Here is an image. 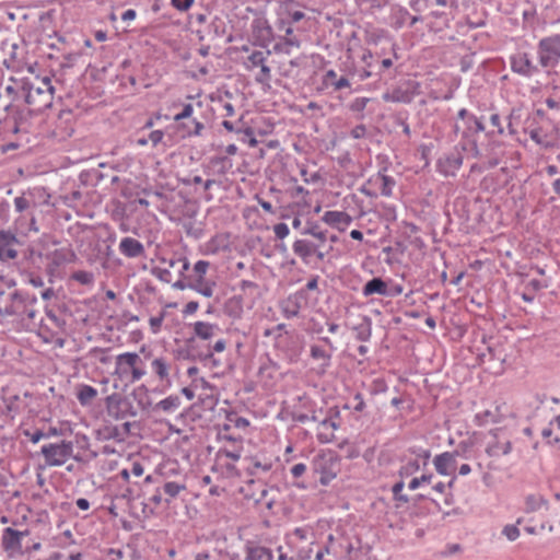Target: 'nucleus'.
Instances as JSON below:
<instances>
[{"mask_svg":"<svg viewBox=\"0 0 560 560\" xmlns=\"http://www.w3.org/2000/svg\"><path fill=\"white\" fill-rule=\"evenodd\" d=\"M147 375V366L137 352H122L115 358L114 387L126 390Z\"/></svg>","mask_w":560,"mask_h":560,"instance_id":"1","label":"nucleus"},{"mask_svg":"<svg viewBox=\"0 0 560 560\" xmlns=\"http://www.w3.org/2000/svg\"><path fill=\"white\" fill-rule=\"evenodd\" d=\"M54 93L50 78L45 77L30 84L25 101L32 107V112L40 113L52 105Z\"/></svg>","mask_w":560,"mask_h":560,"instance_id":"2","label":"nucleus"},{"mask_svg":"<svg viewBox=\"0 0 560 560\" xmlns=\"http://www.w3.org/2000/svg\"><path fill=\"white\" fill-rule=\"evenodd\" d=\"M516 418L513 407L508 402H495L489 408L479 411L474 417V423L478 427L503 423Z\"/></svg>","mask_w":560,"mask_h":560,"instance_id":"3","label":"nucleus"},{"mask_svg":"<svg viewBox=\"0 0 560 560\" xmlns=\"http://www.w3.org/2000/svg\"><path fill=\"white\" fill-rule=\"evenodd\" d=\"M40 453L47 466H62L72 457L73 444L70 441L45 444L42 446Z\"/></svg>","mask_w":560,"mask_h":560,"instance_id":"4","label":"nucleus"},{"mask_svg":"<svg viewBox=\"0 0 560 560\" xmlns=\"http://www.w3.org/2000/svg\"><path fill=\"white\" fill-rule=\"evenodd\" d=\"M485 451L490 457L509 455L512 452L511 434L504 429L490 431Z\"/></svg>","mask_w":560,"mask_h":560,"instance_id":"5","label":"nucleus"},{"mask_svg":"<svg viewBox=\"0 0 560 560\" xmlns=\"http://www.w3.org/2000/svg\"><path fill=\"white\" fill-rule=\"evenodd\" d=\"M538 57L542 67H556L560 61V35L542 38L538 44Z\"/></svg>","mask_w":560,"mask_h":560,"instance_id":"6","label":"nucleus"},{"mask_svg":"<svg viewBox=\"0 0 560 560\" xmlns=\"http://www.w3.org/2000/svg\"><path fill=\"white\" fill-rule=\"evenodd\" d=\"M240 459V457L217 452L214 463L212 465V472L215 474L219 479H235L240 476V470L237 468Z\"/></svg>","mask_w":560,"mask_h":560,"instance_id":"7","label":"nucleus"},{"mask_svg":"<svg viewBox=\"0 0 560 560\" xmlns=\"http://www.w3.org/2000/svg\"><path fill=\"white\" fill-rule=\"evenodd\" d=\"M456 453L453 452H444L439 455H436L433 458V466L436 470V472L441 476H451L452 479L448 482V488H452L456 476H455V469L457 465L456 460Z\"/></svg>","mask_w":560,"mask_h":560,"instance_id":"8","label":"nucleus"},{"mask_svg":"<svg viewBox=\"0 0 560 560\" xmlns=\"http://www.w3.org/2000/svg\"><path fill=\"white\" fill-rule=\"evenodd\" d=\"M27 535V530L20 532L11 527H7L2 532V547L10 556L22 553V538Z\"/></svg>","mask_w":560,"mask_h":560,"instance_id":"9","label":"nucleus"},{"mask_svg":"<svg viewBox=\"0 0 560 560\" xmlns=\"http://www.w3.org/2000/svg\"><path fill=\"white\" fill-rule=\"evenodd\" d=\"M293 253L299 256L304 264L310 262V258L314 255L317 256L319 260H323L325 254L317 250L316 245L307 240H296L292 245Z\"/></svg>","mask_w":560,"mask_h":560,"instance_id":"10","label":"nucleus"},{"mask_svg":"<svg viewBox=\"0 0 560 560\" xmlns=\"http://www.w3.org/2000/svg\"><path fill=\"white\" fill-rule=\"evenodd\" d=\"M322 221L328 226L343 232L351 224L352 217L345 211L331 210L323 214Z\"/></svg>","mask_w":560,"mask_h":560,"instance_id":"11","label":"nucleus"},{"mask_svg":"<svg viewBox=\"0 0 560 560\" xmlns=\"http://www.w3.org/2000/svg\"><path fill=\"white\" fill-rule=\"evenodd\" d=\"M19 241L11 232L0 231V260L14 259L18 256Z\"/></svg>","mask_w":560,"mask_h":560,"instance_id":"12","label":"nucleus"},{"mask_svg":"<svg viewBox=\"0 0 560 560\" xmlns=\"http://www.w3.org/2000/svg\"><path fill=\"white\" fill-rule=\"evenodd\" d=\"M512 70L522 75L529 77L537 71L536 66L532 62L529 55L526 52H517L511 58Z\"/></svg>","mask_w":560,"mask_h":560,"instance_id":"13","label":"nucleus"},{"mask_svg":"<svg viewBox=\"0 0 560 560\" xmlns=\"http://www.w3.org/2000/svg\"><path fill=\"white\" fill-rule=\"evenodd\" d=\"M253 36L262 46L272 39V28L265 18H257L252 24Z\"/></svg>","mask_w":560,"mask_h":560,"instance_id":"14","label":"nucleus"},{"mask_svg":"<svg viewBox=\"0 0 560 560\" xmlns=\"http://www.w3.org/2000/svg\"><path fill=\"white\" fill-rule=\"evenodd\" d=\"M21 306L22 301L16 295L15 291H9L8 294L0 292V314L14 315L19 313Z\"/></svg>","mask_w":560,"mask_h":560,"instance_id":"15","label":"nucleus"},{"mask_svg":"<svg viewBox=\"0 0 560 560\" xmlns=\"http://www.w3.org/2000/svg\"><path fill=\"white\" fill-rule=\"evenodd\" d=\"M151 370L161 383L171 385V362L166 357H156L151 361Z\"/></svg>","mask_w":560,"mask_h":560,"instance_id":"16","label":"nucleus"},{"mask_svg":"<svg viewBox=\"0 0 560 560\" xmlns=\"http://www.w3.org/2000/svg\"><path fill=\"white\" fill-rule=\"evenodd\" d=\"M119 252L129 258L140 257L144 253V247L138 240L127 236L119 243Z\"/></svg>","mask_w":560,"mask_h":560,"instance_id":"17","label":"nucleus"},{"mask_svg":"<svg viewBox=\"0 0 560 560\" xmlns=\"http://www.w3.org/2000/svg\"><path fill=\"white\" fill-rule=\"evenodd\" d=\"M194 335L201 340H209L217 335L219 327L215 324L198 320L192 325Z\"/></svg>","mask_w":560,"mask_h":560,"instance_id":"18","label":"nucleus"},{"mask_svg":"<svg viewBox=\"0 0 560 560\" xmlns=\"http://www.w3.org/2000/svg\"><path fill=\"white\" fill-rule=\"evenodd\" d=\"M229 246V237L225 234H217L205 244V254L214 255L225 250Z\"/></svg>","mask_w":560,"mask_h":560,"instance_id":"19","label":"nucleus"},{"mask_svg":"<svg viewBox=\"0 0 560 560\" xmlns=\"http://www.w3.org/2000/svg\"><path fill=\"white\" fill-rule=\"evenodd\" d=\"M541 435L548 443L560 442V415L549 422L548 427L541 431Z\"/></svg>","mask_w":560,"mask_h":560,"instance_id":"20","label":"nucleus"},{"mask_svg":"<svg viewBox=\"0 0 560 560\" xmlns=\"http://www.w3.org/2000/svg\"><path fill=\"white\" fill-rule=\"evenodd\" d=\"M97 390L91 385L81 384L77 389V399L82 406H89L96 398Z\"/></svg>","mask_w":560,"mask_h":560,"instance_id":"21","label":"nucleus"},{"mask_svg":"<svg viewBox=\"0 0 560 560\" xmlns=\"http://www.w3.org/2000/svg\"><path fill=\"white\" fill-rule=\"evenodd\" d=\"M387 293V285L381 278H373L363 288V294L365 296L372 294L385 295Z\"/></svg>","mask_w":560,"mask_h":560,"instance_id":"22","label":"nucleus"},{"mask_svg":"<svg viewBox=\"0 0 560 560\" xmlns=\"http://www.w3.org/2000/svg\"><path fill=\"white\" fill-rule=\"evenodd\" d=\"M273 556L271 551L261 546L248 547L245 556V560H272Z\"/></svg>","mask_w":560,"mask_h":560,"instance_id":"23","label":"nucleus"},{"mask_svg":"<svg viewBox=\"0 0 560 560\" xmlns=\"http://www.w3.org/2000/svg\"><path fill=\"white\" fill-rule=\"evenodd\" d=\"M270 55V51H264V50H255L253 51L246 62L245 66L248 70L253 71L256 68H259L260 66L266 63L267 57Z\"/></svg>","mask_w":560,"mask_h":560,"instance_id":"24","label":"nucleus"},{"mask_svg":"<svg viewBox=\"0 0 560 560\" xmlns=\"http://www.w3.org/2000/svg\"><path fill=\"white\" fill-rule=\"evenodd\" d=\"M547 508H548V503L541 495L532 494V495L526 497V499H525V511L527 513L547 510Z\"/></svg>","mask_w":560,"mask_h":560,"instance_id":"25","label":"nucleus"},{"mask_svg":"<svg viewBox=\"0 0 560 560\" xmlns=\"http://www.w3.org/2000/svg\"><path fill=\"white\" fill-rule=\"evenodd\" d=\"M244 451V442L237 441L233 443H220L218 452L228 454L230 456L242 457Z\"/></svg>","mask_w":560,"mask_h":560,"instance_id":"26","label":"nucleus"},{"mask_svg":"<svg viewBox=\"0 0 560 560\" xmlns=\"http://www.w3.org/2000/svg\"><path fill=\"white\" fill-rule=\"evenodd\" d=\"M162 490L163 493L168 497L166 501L170 502L171 499L176 498L182 491L186 490V485L176 481H167L163 485Z\"/></svg>","mask_w":560,"mask_h":560,"instance_id":"27","label":"nucleus"},{"mask_svg":"<svg viewBox=\"0 0 560 560\" xmlns=\"http://www.w3.org/2000/svg\"><path fill=\"white\" fill-rule=\"evenodd\" d=\"M311 357L314 360L322 361V371L324 372L327 366L330 364V354L326 352V350L319 346L311 347Z\"/></svg>","mask_w":560,"mask_h":560,"instance_id":"28","label":"nucleus"},{"mask_svg":"<svg viewBox=\"0 0 560 560\" xmlns=\"http://www.w3.org/2000/svg\"><path fill=\"white\" fill-rule=\"evenodd\" d=\"M180 405V399L176 395H171L164 399H162L160 402H158L156 408L165 411V412H173L175 411Z\"/></svg>","mask_w":560,"mask_h":560,"instance_id":"29","label":"nucleus"},{"mask_svg":"<svg viewBox=\"0 0 560 560\" xmlns=\"http://www.w3.org/2000/svg\"><path fill=\"white\" fill-rule=\"evenodd\" d=\"M162 262L166 264L168 268L178 267L179 276H183L189 269V261L185 257L163 259Z\"/></svg>","mask_w":560,"mask_h":560,"instance_id":"30","label":"nucleus"},{"mask_svg":"<svg viewBox=\"0 0 560 560\" xmlns=\"http://www.w3.org/2000/svg\"><path fill=\"white\" fill-rule=\"evenodd\" d=\"M283 14L289 23H298L305 16L303 11L294 9L291 3L284 5Z\"/></svg>","mask_w":560,"mask_h":560,"instance_id":"31","label":"nucleus"},{"mask_svg":"<svg viewBox=\"0 0 560 560\" xmlns=\"http://www.w3.org/2000/svg\"><path fill=\"white\" fill-rule=\"evenodd\" d=\"M524 518H518L516 524H508L503 527L502 534L508 538V540L514 541L520 537L521 533L517 525L522 524Z\"/></svg>","mask_w":560,"mask_h":560,"instance_id":"32","label":"nucleus"},{"mask_svg":"<svg viewBox=\"0 0 560 560\" xmlns=\"http://www.w3.org/2000/svg\"><path fill=\"white\" fill-rule=\"evenodd\" d=\"M230 430H231L230 424H224L220 429V431L218 433V442L219 443H233V442H237V441H243V439L241 436H233L230 433Z\"/></svg>","mask_w":560,"mask_h":560,"instance_id":"33","label":"nucleus"},{"mask_svg":"<svg viewBox=\"0 0 560 560\" xmlns=\"http://www.w3.org/2000/svg\"><path fill=\"white\" fill-rule=\"evenodd\" d=\"M256 69H257V72L255 73L256 81L262 85L269 86V82L271 79L270 68L267 66V63H265Z\"/></svg>","mask_w":560,"mask_h":560,"instance_id":"34","label":"nucleus"},{"mask_svg":"<svg viewBox=\"0 0 560 560\" xmlns=\"http://www.w3.org/2000/svg\"><path fill=\"white\" fill-rule=\"evenodd\" d=\"M213 282H209L207 280L203 281H194L192 288L203 296L210 298L213 294Z\"/></svg>","mask_w":560,"mask_h":560,"instance_id":"35","label":"nucleus"},{"mask_svg":"<svg viewBox=\"0 0 560 560\" xmlns=\"http://www.w3.org/2000/svg\"><path fill=\"white\" fill-rule=\"evenodd\" d=\"M71 279L75 280L80 284L91 285L94 282V276L90 271L78 270L72 273Z\"/></svg>","mask_w":560,"mask_h":560,"instance_id":"36","label":"nucleus"},{"mask_svg":"<svg viewBox=\"0 0 560 560\" xmlns=\"http://www.w3.org/2000/svg\"><path fill=\"white\" fill-rule=\"evenodd\" d=\"M381 195L385 197H390L393 194V188L395 186V180L387 175H381Z\"/></svg>","mask_w":560,"mask_h":560,"instance_id":"37","label":"nucleus"},{"mask_svg":"<svg viewBox=\"0 0 560 560\" xmlns=\"http://www.w3.org/2000/svg\"><path fill=\"white\" fill-rule=\"evenodd\" d=\"M209 269V262L206 260H198L194 266V281H203L206 280L205 276Z\"/></svg>","mask_w":560,"mask_h":560,"instance_id":"38","label":"nucleus"},{"mask_svg":"<svg viewBox=\"0 0 560 560\" xmlns=\"http://www.w3.org/2000/svg\"><path fill=\"white\" fill-rule=\"evenodd\" d=\"M386 35L384 30H372L365 32V42L370 45H377Z\"/></svg>","mask_w":560,"mask_h":560,"instance_id":"39","label":"nucleus"},{"mask_svg":"<svg viewBox=\"0 0 560 560\" xmlns=\"http://www.w3.org/2000/svg\"><path fill=\"white\" fill-rule=\"evenodd\" d=\"M89 355L97 360L102 364H107L110 361V358L107 353L106 349L103 348H93L90 350Z\"/></svg>","mask_w":560,"mask_h":560,"instance_id":"40","label":"nucleus"},{"mask_svg":"<svg viewBox=\"0 0 560 560\" xmlns=\"http://www.w3.org/2000/svg\"><path fill=\"white\" fill-rule=\"evenodd\" d=\"M229 424L236 429L245 430L249 427V421L246 418L238 417L236 415H230L228 416Z\"/></svg>","mask_w":560,"mask_h":560,"instance_id":"41","label":"nucleus"},{"mask_svg":"<svg viewBox=\"0 0 560 560\" xmlns=\"http://www.w3.org/2000/svg\"><path fill=\"white\" fill-rule=\"evenodd\" d=\"M432 479H433V475L432 474H424L421 477L413 478L409 482L408 488L410 490H416V489H418L423 483H430L432 481Z\"/></svg>","mask_w":560,"mask_h":560,"instance_id":"42","label":"nucleus"},{"mask_svg":"<svg viewBox=\"0 0 560 560\" xmlns=\"http://www.w3.org/2000/svg\"><path fill=\"white\" fill-rule=\"evenodd\" d=\"M122 401V398L118 394L109 395L106 398V408L110 415H114V409Z\"/></svg>","mask_w":560,"mask_h":560,"instance_id":"43","label":"nucleus"},{"mask_svg":"<svg viewBox=\"0 0 560 560\" xmlns=\"http://www.w3.org/2000/svg\"><path fill=\"white\" fill-rule=\"evenodd\" d=\"M273 233L277 238L283 240L289 235L290 230L285 223H278L273 226Z\"/></svg>","mask_w":560,"mask_h":560,"instance_id":"44","label":"nucleus"},{"mask_svg":"<svg viewBox=\"0 0 560 560\" xmlns=\"http://www.w3.org/2000/svg\"><path fill=\"white\" fill-rule=\"evenodd\" d=\"M192 112H194L192 105L186 104V105H184L182 112L174 116V120L179 121L182 119L188 118L192 115Z\"/></svg>","mask_w":560,"mask_h":560,"instance_id":"45","label":"nucleus"},{"mask_svg":"<svg viewBox=\"0 0 560 560\" xmlns=\"http://www.w3.org/2000/svg\"><path fill=\"white\" fill-rule=\"evenodd\" d=\"M15 285V281L8 276H0V292H4V289H9L10 291H14L13 288Z\"/></svg>","mask_w":560,"mask_h":560,"instance_id":"46","label":"nucleus"},{"mask_svg":"<svg viewBox=\"0 0 560 560\" xmlns=\"http://www.w3.org/2000/svg\"><path fill=\"white\" fill-rule=\"evenodd\" d=\"M547 524L545 521H541L539 522L538 524H535V525H526L524 527L525 532L530 534V535H535V534H538L540 532H542L545 528H546Z\"/></svg>","mask_w":560,"mask_h":560,"instance_id":"47","label":"nucleus"},{"mask_svg":"<svg viewBox=\"0 0 560 560\" xmlns=\"http://www.w3.org/2000/svg\"><path fill=\"white\" fill-rule=\"evenodd\" d=\"M252 465H253V472H256L257 470L268 471L271 469V463L265 462L261 463L256 458H252Z\"/></svg>","mask_w":560,"mask_h":560,"instance_id":"48","label":"nucleus"},{"mask_svg":"<svg viewBox=\"0 0 560 560\" xmlns=\"http://www.w3.org/2000/svg\"><path fill=\"white\" fill-rule=\"evenodd\" d=\"M163 319H164V315L161 314L160 316H155V317H151L149 323H150V327H151V330L152 332H158L162 326V323H163Z\"/></svg>","mask_w":560,"mask_h":560,"instance_id":"49","label":"nucleus"},{"mask_svg":"<svg viewBox=\"0 0 560 560\" xmlns=\"http://www.w3.org/2000/svg\"><path fill=\"white\" fill-rule=\"evenodd\" d=\"M194 3V0H172V4L180 10V11H186L188 10Z\"/></svg>","mask_w":560,"mask_h":560,"instance_id":"50","label":"nucleus"},{"mask_svg":"<svg viewBox=\"0 0 560 560\" xmlns=\"http://www.w3.org/2000/svg\"><path fill=\"white\" fill-rule=\"evenodd\" d=\"M306 471V465L303 464V463H299V464H295L292 468H291V474L294 478H299L301 477L302 475H304V472Z\"/></svg>","mask_w":560,"mask_h":560,"instance_id":"51","label":"nucleus"},{"mask_svg":"<svg viewBox=\"0 0 560 560\" xmlns=\"http://www.w3.org/2000/svg\"><path fill=\"white\" fill-rule=\"evenodd\" d=\"M163 137H164V132L162 130H154L150 133L149 140L155 147L162 141Z\"/></svg>","mask_w":560,"mask_h":560,"instance_id":"52","label":"nucleus"},{"mask_svg":"<svg viewBox=\"0 0 560 560\" xmlns=\"http://www.w3.org/2000/svg\"><path fill=\"white\" fill-rule=\"evenodd\" d=\"M198 308H199V303L197 301H190L185 305L183 313H184V315H191V314L196 313Z\"/></svg>","mask_w":560,"mask_h":560,"instance_id":"53","label":"nucleus"},{"mask_svg":"<svg viewBox=\"0 0 560 560\" xmlns=\"http://www.w3.org/2000/svg\"><path fill=\"white\" fill-rule=\"evenodd\" d=\"M334 86H335V90H341V89H345V88H349L350 86V82L347 78L345 77H341L340 79L336 80V82H334Z\"/></svg>","mask_w":560,"mask_h":560,"instance_id":"54","label":"nucleus"},{"mask_svg":"<svg viewBox=\"0 0 560 560\" xmlns=\"http://www.w3.org/2000/svg\"><path fill=\"white\" fill-rule=\"evenodd\" d=\"M365 131H366L365 127L360 125L351 130V136L353 138L358 139V138L363 137L365 135Z\"/></svg>","mask_w":560,"mask_h":560,"instance_id":"55","label":"nucleus"},{"mask_svg":"<svg viewBox=\"0 0 560 560\" xmlns=\"http://www.w3.org/2000/svg\"><path fill=\"white\" fill-rule=\"evenodd\" d=\"M307 195H308V191L302 186H296L292 192V196L294 198L302 197L304 199Z\"/></svg>","mask_w":560,"mask_h":560,"instance_id":"56","label":"nucleus"},{"mask_svg":"<svg viewBox=\"0 0 560 560\" xmlns=\"http://www.w3.org/2000/svg\"><path fill=\"white\" fill-rule=\"evenodd\" d=\"M360 455V451L358 447L351 445L347 448L346 457L349 459L357 458Z\"/></svg>","mask_w":560,"mask_h":560,"instance_id":"57","label":"nucleus"},{"mask_svg":"<svg viewBox=\"0 0 560 560\" xmlns=\"http://www.w3.org/2000/svg\"><path fill=\"white\" fill-rule=\"evenodd\" d=\"M226 348V342L223 339H219L212 347L213 352L220 353L223 352Z\"/></svg>","mask_w":560,"mask_h":560,"instance_id":"58","label":"nucleus"},{"mask_svg":"<svg viewBox=\"0 0 560 560\" xmlns=\"http://www.w3.org/2000/svg\"><path fill=\"white\" fill-rule=\"evenodd\" d=\"M245 135H246V136H248V141H247L248 145H249L250 148H255V147H257L258 141H257V139L254 137V133H253L252 129H246V130H245Z\"/></svg>","mask_w":560,"mask_h":560,"instance_id":"59","label":"nucleus"},{"mask_svg":"<svg viewBox=\"0 0 560 560\" xmlns=\"http://www.w3.org/2000/svg\"><path fill=\"white\" fill-rule=\"evenodd\" d=\"M137 16V12L133 9H128L121 15L122 21H132Z\"/></svg>","mask_w":560,"mask_h":560,"instance_id":"60","label":"nucleus"},{"mask_svg":"<svg viewBox=\"0 0 560 560\" xmlns=\"http://www.w3.org/2000/svg\"><path fill=\"white\" fill-rule=\"evenodd\" d=\"M143 471H144V469L140 463L132 464V467H131L132 475H135L136 477H140L143 475Z\"/></svg>","mask_w":560,"mask_h":560,"instance_id":"61","label":"nucleus"},{"mask_svg":"<svg viewBox=\"0 0 560 560\" xmlns=\"http://www.w3.org/2000/svg\"><path fill=\"white\" fill-rule=\"evenodd\" d=\"M283 312L287 317L296 316L299 313V307L296 305L292 307H289V305H287L284 306Z\"/></svg>","mask_w":560,"mask_h":560,"instance_id":"62","label":"nucleus"},{"mask_svg":"<svg viewBox=\"0 0 560 560\" xmlns=\"http://www.w3.org/2000/svg\"><path fill=\"white\" fill-rule=\"evenodd\" d=\"M373 58V54L371 50H364L361 60L365 63L366 67H371V60Z\"/></svg>","mask_w":560,"mask_h":560,"instance_id":"63","label":"nucleus"},{"mask_svg":"<svg viewBox=\"0 0 560 560\" xmlns=\"http://www.w3.org/2000/svg\"><path fill=\"white\" fill-rule=\"evenodd\" d=\"M336 477V472L322 471L320 482L326 485Z\"/></svg>","mask_w":560,"mask_h":560,"instance_id":"64","label":"nucleus"}]
</instances>
